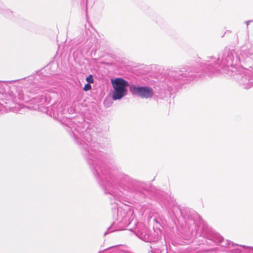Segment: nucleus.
<instances>
[{
  "label": "nucleus",
  "mask_w": 253,
  "mask_h": 253,
  "mask_svg": "<svg viewBox=\"0 0 253 253\" xmlns=\"http://www.w3.org/2000/svg\"><path fill=\"white\" fill-rule=\"evenodd\" d=\"M0 13L7 19L16 21L18 15L16 13L7 8L3 3L0 2Z\"/></svg>",
  "instance_id": "obj_10"
},
{
  "label": "nucleus",
  "mask_w": 253,
  "mask_h": 253,
  "mask_svg": "<svg viewBox=\"0 0 253 253\" xmlns=\"http://www.w3.org/2000/svg\"><path fill=\"white\" fill-rule=\"evenodd\" d=\"M158 201L162 203L169 212L170 211L180 224L182 238L187 241L198 240L201 244L210 246L216 245L223 248L229 253H253V247L235 244L225 240L219 233L204 223L201 217L194 211L189 209H180L171 202L163 193L159 194Z\"/></svg>",
  "instance_id": "obj_2"
},
{
  "label": "nucleus",
  "mask_w": 253,
  "mask_h": 253,
  "mask_svg": "<svg viewBox=\"0 0 253 253\" xmlns=\"http://www.w3.org/2000/svg\"><path fill=\"white\" fill-rule=\"evenodd\" d=\"M66 128L79 147L98 183L105 194L123 203L134 199L143 202L148 192L147 184L127 175L118 169L106 167L109 155L101 151L103 146L98 141L100 128L83 121L69 123Z\"/></svg>",
  "instance_id": "obj_1"
},
{
  "label": "nucleus",
  "mask_w": 253,
  "mask_h": 253,
  "mask_svg": "<svg viewBox=\"0 0 253 253\" xmlns=\"http://www.w3.org/2000/svg\"><path fill=\"white\" fill-rule=\"evenodd\" d=\"M129 89L132 95L141 98H151L154 94L153 89L147 85L140 86L131 84L129 86Z\"/></svg>",
  "instance_id": "obj_8"
},
{
  "label": "nucleus",
  "mask_w": 253,
  "mask_h": 253,
  "mask_svg": "<svg viewBox=\"0 0 253 253\" xmlns=\"http://www.w3.org/2000/svg\"><path fill=\"white\" fill-rule=\"evenodd\" d=\"M253 55V44L251 42H246L240 47L238 56L241 59V63L244 66L253 67V59L251 56Z\"/></svg>",
  "instance_id": "obj_7"
},
{
  "label": "nucleus",
  "mask_w": 253,
  "mask_h": 253,
  "mask_svg": "<svg viewBox=\"0 0 253 253\" xmlns=\"http://www.w3.org/2000/svg\"><path fill=\"white\" fill-rule=\"evenodd\" d=\"M205 61L206 62L200 69L169 70L165 79L168 89L173 93L184 84L197 80L202 76H211L219 72L232 76L238 71L241 63V59L235 50L228 47H225L217 57L208 56Z\"/></svg>",
  "instance_id": "obj_3"
},
{
  "label": "nucleus",
  "mask_w": 253,
  "mask_h": 253,
  "mask_svg": "<svg viewBox=\"0 0 253 253\" xmlns=\"http://www.w3.org/2000/svg\"><path fill=\"white\" fill-rule=\"evenodd\" d=\"M107 100L106 99H105V100H104V104H105V106H107V107H108V106H109V105H107Z\"/></svg>",
  "instance_id": "obj_19"
},
{
  "label": "nucleus",
  "mask_w": 253,
  "mask_h": 253,
  "mask_svg": "<svg viewBox=\"0 0 253 253\" xmlns=\"http://www.w3.org/2000/svg\"><path fill=\"white\" fill-rule=\"evenodd\" d=\"M252 21L251 20H249V21H245V23L247 25V27H248V25H249L250 23Z\"/></svg>",
  "instance_id": "obj_17"
},
{
  "label": "nucleus",
  "mask_w": 253,
  "mask_h": 253,
  "mask_svg": "<svg viewBox=\"0 0 253 253\" xmlns=\"http://www.w3.org/2000/svg\"><path fill=\"white\" fill-rule=\"evenodd\" d=\"M41 85H32L29 88V91L32 94H38L36 97H33V101L38 106L46 104L47 102L46 90L40 88Z\"/></svg>",
  "instance_id": "obj_9"
},
{
  "label": "nucleus",
  "mask_w": 253,
  "mask_h": 253,
  "mask_svg": "<svg viewBox=\"0 0 253 253\" xmlns=\"http://www.w3.org/2000/svg\"><path fill=\"white\" fill-rule=\"evenodd\" d=\"M86 81L87 82V84H92L94 82V79L93 76L92 75H89L87 77H86L85 79Z\"/></svg>",
  "instance_id": "obj_12"
},
{
  "label": "nucleus",
  "mask_w": 253,
  "mask_h": 253,
  "mask_svg": "<svg viewBox=\"0 0 253 253\" xmlns=\"http://www.w3.org/2000/svg\"><path fill=\"white\" fill-rule=\"evenodd\" d=\"M50 114L52 113L53 117L54 118L61 117L63 114V107L62 105L53 104L50 108Z\"/></svg>",
  "instance_id": "obj_11"
},
{
  "label": "nucleus",
  "mask_w": 253,
  "mask_h": 253,
  "mask_svg": "<svg viewBox=\"0 0 253 253\" xmlns=\"http://www.w3.org/2000/svg\"><path fill=\"white\" fill-rule=\"evenodd\" d=\"M111 83L113 88L112 92V98L114 101L121 100L127 94V87L129 83L122 78L112 79Z\"/></svg>",
  "instance_id": "obj_6"
},
{
  "label": "nucleus",
  "mask_w": 253,
  "mask_h": 253,
  "mask_svg": "<svg viewBox=\"0 0 253 253\" xmlns=\"http://www.w3.org/2000/svg\"><path fill=\"white\" fill-rule=\"evenodd\" d=\"M114 218L117 217L112 225L107 229L104 235L116 231L122 230L125 228L132 231L140 239L146 242H156L159 237L155 231L149 230L148 228L142 224H137L134 219L133 212L129 207L119 208L117 203H115L112 208Z\"/></svg>",
  "instance_id": "obj_4"
},
{
  "label": "nucleus",
  "mask_w": 253,
  "mask_h": 253,
  "mask_svg": "<svg viewBox=\"0 0 253 253\" xmlns=\"http://www.w3.org/2000/svg\"><path fill=\"white\" fill-rule=\"evenodd\" d=\"M118 247V246H113V247H111L110 248H108L107 249H115L116 248V247Z\"/></svg>",
  "instance_id": "obj_18"
},
{
  "label": "nucleus",
  "mask_w": 253,
  "mask_h": 253,
  "mask_svg": "<svg viewBox=\"0 0 253 253\" xmlns=\"http://www.w3.org/2000/svg\"><path fill=\"white\" fill-rule=\"evenodd\" d=\"M97 49H98V48H97H97H96L95 49L93 48V49L92 50V51H91V53H93V54H95V52H96V51L97 50Z\"/></svg>",
  "instance_id": "obj_16"
},
{
  "label": "nucleus",
  "mask_w": 253,
  "mask_h": 253,
  "mask_svg": "<svg viewBox=\"0 0 253 253\" xmlns=\"http://www.w3.org/2000/svg\"><path fill=\"white\" fill-rule=\"evenodd\" d=\"M233 77L240 85L245 89H249L253 86V67L241 66L238 68V71L234 73Z\"/></svg>",
  "instance_id": "obj_5"
},
{
  "label": "nucleus",
  "mask_w": 253,
  "mask_h": 253,
  "mask_svg": "<svg viewBox=\"0 0 253 253\" xmlns=\"http://www.w3.org/2000/svg\"><path fill=\"white\" fill-rule=\"evenodd\" d=\"M91 89V86L90 84H87V83L85 84V85L83 88L84 90L85 91H89Z\"/></svg>",
  "instance_id": "obj_14"
},
{
  "label": "nucleus",
  "mask_w": 253,
  "mask_h": 253,
  "mask_svg": "<svg viewBox=\"0 0 253 253\" xmlns=\"http://www.w3.org/2000/svg\"><path fill=\"white\" fill-rule=\"evenodd\" d=\"M216 248L205 250L202 251V253H216Z\"/></svg>",
  "instance_id": "obj_13"
},
{
  "label": "nucleus",
  "mask_w": 253,
  "mask_h": 253,
  "mask_svg": "<svg viewBox=\"0 0 253 253\" xmlns=\"http://www.w3.org/2000/svg\"><path fill=\"white\" fill-rule=\"evenodd\" d=\"M78 1L80 3L81 6L84 7L85 5L86 7L87 0H78Z\"/></svg>",
  "instance_id": "obj_15"
}]
</instances>
